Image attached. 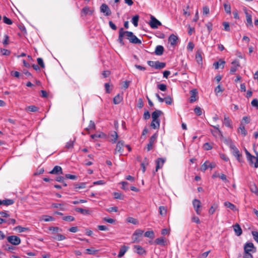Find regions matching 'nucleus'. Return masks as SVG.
<instances>
[{
    "mask_svg": "<svg viewBox=\"0 0 258 258\" xmlns=\"http://www.w3.org/2000/svg\"><path fill=\"white\" fill-rule=\"evenodd\" d=\"M198 93L197 89H192L190 91V97L189 98V102L193 103L197 100L196 96Z\"/></svg>",
    "mask_w": 258,
    "mask_h": 258,
    "instance_id": "19",
    "label": "nucleus"
},
{
    "mask_svg": "<svg viewBox=\"0 0 258 258\" xmlns=\"http://www.w3.org/2000/svg\"><path fill=\"white\" fill-rule=\"evenodd\" d=\"M195 47V44L192 42H189L187 46V49L188 51H192Z\"/></svg>",
    "mask_w": 258,
    "mask_h": 258,
    "instance_id": "51",
    "label": "nucleus"
},
{
    "mask_svg": "<svg viewBox=\"0 0 258 258\" xmlns=\"http://www.w3.org/2000/svg\"><path fill=\"white\" fill-rule=\"evenodd\" d=\"M203 148L206 150H210L212 149V146L209 143H206L204 144Z\"/></svg>",
    "mask_w": 258,
    "mask_h": 258,
    "instance_id": "60",
    "label": "nucleus"
},
{
    "mask_svg": "<svg viewBox=\"0 0 258 258\" xmlns=\"http://www.w3.org/2000/svg\"><path fill=\"white\" fill-rule=\"evenodd\" d=\"M225 63V61L224 60L220 59L219 61L215 62L213 66L215 67L216 69H219L220 67H222V68H223Z\"/></svg>",
    "mask_w": 258,
    "mask_h": 258,
    "instance_id": "32",
    "label": "nucleus"
},
{
    "mask_svg": "<svg viewBox=\"0 0 258 258\" xmlns=\"http://www.w3.org/2000/svg\"><path fill=\"white\" fill-rule=\"evenodd\" d=\"M86 183L85 182H81L74 185L75 189H82L86 187Z\"/></svg>",
    "mask_w": 258,
    "mask_h": 258,
    "instance_id": "42",
    "label": "nucleus"
},
{
    "mask_svg": "<svg viewBox=\"0 0 258 258\" xmlns=\"http://www.w3.org/2000/svg\"><path fill=\"white\" fill-rule=\"evenodd\" d=\"M211 132L212 135L215 137L221 136H222V132L220 131V132H218L217 130H211Z\"/></svg>",
    "mask_w": 258,
    "mask_h": 258,
    "instance_id": "55",
    "label": "nucleus"
},
{
    "mask_svg": "<svg viewBox=\"0 0 258 258\" xmlns=\"http://www.w3.org/2000/svg\"><path fill=\"white\" fill-rule=\"evenodd\" d=\"M37 60L38 64L40 66V67L44 68L45 66L43 59L39 57L37 59Z\"/></svg>",
    "mask_w": 258,
    "mask_h": 258,
    "instance_id": "61",
    "label": "nucleus"
},
{
    "mask_svg": "<svg viewBox=\"0 0 258 258\" xmlns=\"http://www.w3.org/2000/svg\"><path fill=\"white\" fill-rule=\"evenodd\" d=\"M14 203V201L11 199H6L4 200H0V205H4L5 206H9L13 204Z\"/></svg>",
    "mask_w": 258,
    "mask_h": 258,
    "instance_id": "31",
    "label": "nucleus"
},
{
    "mask_svg": "<svg viewBox=\"0 0 258 258\" xmlns=\"http://www.w3.org/2000/svg\"><path fill=\"white\" fill-rule=\"evenodd\" d=\"M97 251L98 250L95 249L94 248H87L86 249V253L89 254H95Z\"/></svg>",
    "mask_w": 258,
    "mask_h": 258,
    "instance_id": "46",
    "label": "nucleus"
},
{
    "mask_svg": "<svg viewBox=\"0 0 258 258\" xmlns=\"http://www.w3.org/2000/svg\"><path fill=\"white\" fill-rule=\"evenodd\" d=\"M192 205L198 215H200L201 213V203L198 199H194L192 201Z\"/></svg>",
    "mask_w": 258,
    "mask_h": 258,
    "instance_id": "8",
    "label": "nucleus"
},
{
    "mask_svg": "<svg viewBox=\"0 0 258 258\" xmlns=\"http://www.w3.org/2000/svg\"><path fill=\"white\" fill-rule=\"evenodd\" d=\"M256 251V248L252 242H246L244 245L243 254H252Z\"/></svg>",
    "mask_w": 258,
    "mask_h": 258,
    "instance_id": "3",
    "label": "nucleus"
},
{
    "mask_svg": "<svg viewBox=\"0 0 258 258\" xmlns=\"http://www.w3.org/2000/svg\"><path fill=\"white\" fill-rule=\"evenodd\" d=\"M139 19V16L138 15L134 16L131 20L132 23L135 27H137L138 25V21Z\"/></svg>",
    "mask_w": 258,
    "mask_h": 258,
    "instance_id": "36",
    "label": "nucleus"
},
{
    "mask_svg": "<svg viewBox=\"0 0 258 258\" xmlns=\"http://www.w3.org/2000/svg\"><path fill=\"white\" fill-rule=\"evenodd\" d=\"M95 125L94 121H93L92 120H90L89 126L88 127H87L86 128V130H89L91 129L95 128Z\"/></svg>",
    "mask_w": 258,
    "mask_h": 258,
    "instance_id": "59",
    "label": "nucleus"
},
{
    "mask_svg": "<svg viewBox=\"0 0 258 258\" xmlns=\"http://www.w3.org/2000/svg\"><path fill=\"white\" fill-rule=\"evenodd\" d=\"M3 21L5 23L8 25H11L13 23L12 21L10 19L6 16L4 17Z\"/></svg>",
    "mask_w": 258,
    "mask_h": 258,
    "instance_id": "58",
    "label": "nucleus"
},
{
    "mask_svg": "<svg viewBox=\"0 0 258 258\" xmlns=\"http://www.w3.org/2000/svg\"><path fill=\"white\" fill-rule=\"evenodd\" d=\"M165 161V160L161 158H159L156 160V171H157L158 169L162 168Z\"/></svg>",
    "mask_w": 258,
    "mask_h": 258,
    "instance_id": "16",
    "label": "nucleus"
},
{
    "mask_svg": "<svg viewBox=\"0 0 258 258\" xmlns=\"http://www.w3.org/2000/svg\"><path fill=\"white\" fill-rule=\"evenodd\" d=\"M52 206L54 208H59L61 211L66 210V208L63 207V204L53 203L52 204Z\"/></svg>",
    "mask_w": 258,
    "mask_h": 258,
    "instance_id": "38",
    "label": "nucleus"
},
{
    "mask_svg": "<svg viewBox=\"0 0 258 258\" xmlns=\"http://www.w3.org/2000/svg\"><path fill=\"white\" fill-rule=\"evenodd\" d=\"M7 240L13 245H17L21 242L20 238L16 235L9 236L7 237Z\"/></svg>",
    "mask_w": 258,
    "mask_h": 258,
    "instance_id": "7",
    "label": "nucleus"
},
{
    "mask_svg": "<svg viewBox=\"0 0 258 258\" xmlns=\"http://www.w3.org/2000/svg\"><path fill=\"white\" fill-rule=\"evenodd\" d=\"M202 52L201 50H198L196 54V59L199 64L202 63Z\"/></svg>",
    "mask_w": 258,
    "mask_h": 258,
    "instance_id": "26",
    "label": "nucleus"
},
{
    "mask_svg": "<svg viewBox=\"0 0 258 258\" xmlns=\"http://www.w3.org/2000/svg\"><path fill=\"white\" fill-rule=\"evenodd\" d=\"M43 220L45 222L52 221L54 220V218L50 216L45 215L44 216V218L43 219Z\"/></svg>",
    "mask_w": 258,
    "mask_h": 258,
    "instance_id": "57",
    "label": "nucleus"
},
{
    "mask_svg": "<svg viewBox=\"0 0 258 258\" xmlns=\"http://www.w3.org/2000/svg\"><path fill=\"white\" fill-rule=\"evenodd\" d=\"M166 66L165 63L156 61V64L155 66V69H161L165 68Z\"/></svg>",
    "mask_w": 258,
    "mask_h": 258,
    "instance_id": "37",
    "label": "nucleus"
},
{
    "mask_svg": "<svg viewBox=\"0 0 258 258\" xmlns=\"http://www.w3.org/2000/svg\"><path fill=\"white\" fill-rule=\"evenodd\" d=\"M144 231L141 229H137L133 234L132 240L133 242H139L141 240L140 237H142Z\"/></svg>",
    "mask_w": 258,
    "mask_h": 258,
    "instance_id": "4",
    "label": "nucleus"
},
{
    "mask_svg": "<svg viewBox=\"0 0 258 258\" xmlns=\"http://www.w3.org/2000/svg\"><path fill=\"white\" fill-rule=\"evenodd\" d=\"M49 173L53 174H62V168L59 166H55Z\"/></svg>",
    "mask_w": 258,
    "mask_h": 258,
    "instance_id": "21",
    "label": "nucleus"
},
{
    "mask_svg": "<svg viewBox=\"0 0 258 258\" xmlns=\"http://www.w3.org/2000/svg\"><path fill=\"white\" fill-rule=\"evenodd\" d=\"M251 104L252 106L255 107L256 109H258V100L257 99H253Z\"/></svg>",
    "mask_w": 258,
    "mask_h": 258,
    "instance_id": "63",
    "label": "nucleus"
},
{
    "mask_svg": "<svg viewBox=\"0 0 258 258\" xmlns=\"http://www.w3.org/2000/svg\"><path fill=\"white\" fill-rule=\"evenodd\" d=\"M250 190L258 195V189L255 184L251 185Z\"/></svg>",
    "mask_w": 258,
    "mask_h": 258,
    "instance_id": "62",
    "label": "nucleus"
},
{
    "mask_svg": "<svg viewBox=\"0 0 258 258\" xmlns=\"http://www.w3.org/2000/svg\"><path fill=\"white\" fill-rule=\"evenodd\" d=\"M75 211L77 212H80L83 215H89L90 214L89 210L81 208H76L75 209Z\"/></svg>",
    "mask_w": 258,
    "mask_h": 258,
    "instance_id": "33",
    "label": "nucleus"
},
{
    "mask_svg": "<svg viewBox=\"0 0 258 258\" xmlns=\"http://www.w3.org/2000/svg\"><path fill=\"white\" fill-rule=\"evenodd\" d=\"M109 136L111 137L110 141L112 143H116L118 137L117 132L114 131L111 134H109Z\"/></svg>",
    "mask_w": 258,
    "mask_h": 258,
    "instance_id": "28",
    "label": "nucleus"
},
{
    "mask_svg": "<svg viewBox=\"0 0 258 258\" xmlns=\"http://www.w3.org/2000/svg\"><path fill=\"white\" fill-rule=\"evenodd\" d=\"M243 10L244 11V13H245V14L246 16V18L247 26H250L251 27H252L253 25H252V17H251V14H250L247 12V9L246 8H244L243 9Z\"/></svg>",
    "mask_w": 258,
    "mask_h": 258,
    "instance_id": "12",
    "label": "nucleus"
},
{
    "mask_svg": "<svg viewBox=\"0 0 258 258\" xmlns=\"http://www.w3.org/2000/svg\"><path fill=\"white\" fill-rule=\"evenodd\" d=\"M128 247L125 245H123L121 247L119 253L118 254V257H121L125 254L128 249Z\"/></svg>",
    "mask_w": 258,
    "mask_h": 258,
    "instance_id": "24",
    "label": "nucleus"
},
{
    "mask_svg": "<svg viewBox=\"0 0 258 258\" xmlns=\"http://www.w3.org/2000/svg\"><path fill=\"white\" fill-rule=\"evenodd\" d=\"M144 236L146 237H149L152 239L154 237V233L153 231H148L145 233Z\"/></svg>",
    "mask_w": 258,
    "mask_h": 258,
    "instance_id": "44",
    "label": "nucleus"
},
{
    "mask_svg": "<svg viewBox=\"0 0 258 258\" xmlns=\"http://www.w3.org/2000/svg\"><path fill=\"white\" fill-rule=\"evenodd\" d=\"M100 12L105 14V16H110L111 14V11L109 8L108 6L105 4H103L100 7Z\"/></svg>",
    "mask_w": 258,
    "mask_h": 258,
    "instance_id": "10",
    "label": "nucleus"
},
{
    "mask_svg": "<svg viewBox=\"0 0 258 258\" xmlns=\"http://www.w3.org/2000/svg\"><path fill=\"white\" fill-rule=\"evenodd\" d=\"M224 204L226 207L228 208L233 211L236 210L235 206L234 204L231 203L230 202H225Z\"/></svg>",
    "mask_w": 258,
    "mask_h": 258,
    "instance_id": "40",
    "label": "nucleus"
},
{
    "mask_svg": "<svg viewBox=\"0 0 258 258\" xmlns=\"http://www.w3.org/2000/svg\"><path fill=\"white\" fill-rule=\"evenodd\" d=\"M124 146V142L122 141H119L117 142L116 148L115 152H118L120 154H122L123 152V148Z\"/></svg>",
    "mask_w": 258,
    "mask_h": 258,
    "instance_id": "15",
    "label": "nucleus"
},
{
    "mask_svg": "<svg viewBox=\"0 0 258 258\" xmlns=\"http://www.w3.org/2000/svg\"><path fill=\"white\" fill-rule=\"evenodd\" d=\"M223 124L228 127L232 128L231 120L229 117L226 115L224 116Z\"/></svg>",
    "mask_w": 258,
    "mask_h": 258,
    "instance_id": "23",
    "label": "nucleus"
},
{
    "mask_svg": "<svg viewBox=\"0 0 258 258\" xmlns=\"http://www.w3.org/2000/svg\"><path fill=\"white\" fill-rule=\"evenodd\" d=\"M27 110L31 112H36L38 110V108L34 105H30L27 107Z\"/></svg>",
    "mask_w": 258,
    "mask_h": 258,
    "instance_id": "52",
    "label": "nucleus"
},
{
    "mask_svg": "<svg viewBox=\"0 0 258 258\" xmlns=\"http://www.w3.org/2000/svg\"><path fill=\"white\" fill-rule=\"evenodd\" d=\"M232 67L230 68V73L233 74L237 71V68L239 67V62L238 60H234L232 62Z\"/></svg>",
    "mask_w": 258,
    "mask_h": 258,
    "instance_id": "13",
    "label": "nucleus"
},
{
    "mask_svg": "<svg viewBox=\"0 0 258 258\" xmlns=\"http://www.w3.org/2000/svg\"><path fill=\"white\" fill-rule=\"evenodd\" d=\"M238 132L243 136H245L247 134V131H246L245 127L241 122L240 126L238 128Z\"/></svg>",
    "mask_w": 258,
    "mask_h": 258,
    "instance_id": "34",
    "label": "nucleus"
},
{
    "mask_svg": "<svg viewBox=\"0 0 258 258\" xmlns=\"http://www.w3.org/2000/svg\"><path fill=\"white\" fill-rule=\"evenodd\" d=\"M177 40H178L177 36L173 34L170 35L168 38V41L170 42V44L172 46H174L177 44Z\"/></svg>",
    "mask_w": 258,
    "mask_h": 258,
    "instance_id": "17",
    "label": "nucleus"
},
{
    "mask_svg": "<svg viewBox=\"0 0 258 258\" xmlns=\"http://www.w3.org/2000/svg\"><path fill=\"white\" fill-rule=\"evenodd\" d=\"M224 10L225 12L228 14H231V6L229 4L224 3Z\"/></svg>",
    "mask_w": 258,
    "mask_h": 258,
    "instance_id": "45",
    "label": "nucleus"
},
{
    "mask_svg": "<svg viewBox=\"0 0 258 258\" xmlns=\"http://www.w3.org/2000/svg\"><path fill=\"white\" fill-rule=\"evenodd\" d=\"M252 234L253 237L254 239L258 242V232L257 231H252Z\"/></svg>",
    "mask_w": 258,
    "mask_h": 258,
    "instance_id": "64",
    "label": "nucleus"
},
{
    "mask_svg": "<svg viewBox=\"0 0 258 258\" xmlns=\"http://www.w3.org/2000/svg\"><path fill=\"white\" fill-rule=\"evenodd\" d=\"M159 213L161 216H165L167 213V210L164 206H160L159 208Z\"/></svg>",
    "mask_w": 258,
    "mask_h": 258,
    "instance_id": "41",
    "label": "nucleus"
},
{
    "mask_svg": "<svg viewBox=\"0 0 258 258\" xmlns=\"http://www.w3.org/2000/svg\"><path fill=\"white\" fill-rule=\"evenodd\" d=\"M74 141L70 140L66 143V148L68 149H72L74 147Z\"/></svg>",
    "mask_w": 258,
    "mask_h": 258,
    "instance_id": "50",
    "label": "nucleus"
},
{
    "mask_svg": "<svg viewBox=\"0 0 258 258\" xmlns=\"http://www.w3.org/2000/svg\"><path fill=\"white\" fill-rule=\"evenodd\" d=\"M14 230L19 232H23L28 230L27 228L23 227L21 226H18L14 228Z\"/></svg>",
    "mask_w": 258,
    "mask_h": 258,
    "instance_id": "47",
    "label": "nucleus"
},
{
    "mask_svg": "<svg viewBox=\"0 0 258 258\" xmlns=\"http://www.w3.org/2000/svg\"><path fill=\"white\" fill-rule=\"evenodd\" d=\"M157 138V135L154 134L149 139V143L147 144V150L148 151L151 150L153 149V145Z\"/></svg>",
    "mask_w": 258,
    "mask_h": 258,
    "instance_id": "9",
    "label": "nucleus"
},
{
    "mask_svg": "<svg viewBox=\"0 0 258 258\" xmlns=\"http://www.w3.org/2000/svg\"><path fill=\"white\" fill-rule=\"evenodd\" d=\"M93 11L89 9L87 6L83 8L81 11V16H86L87 15H92L93 14Z\"/></svg>",
    "mask_w": 258,
    "mask_h": 258,
    "instance_id": "18",
    "label": "nucleus"
},
{
    "mask_svg": "<svg viewBox=\"0 0 258 258\" xmlns=\"http://www.w3.org/2000/svg\"><path fill=\"white\" fill-rule=\"evenodd\" d=\"M162 113V112L159 110H156L153 112L152 113V120H155V119H159V117Z\"/></svg>",
    "mask_w": 258,
    "mask_h": 258,
    "instance_id": "25",
    "label": "nucleus"
},
{
    "mask_svg": "<svg viewBox=\"0 0 258 258\" xmlns=\"http://www.w3.org/2000/svg\"><path fill=\"white\" fill-rule=\"evenodd\" d=\"M164 51V47L162 45H157L155 48V53L157 55H161Z\"/></svg>",
    "mask_w": 258,
    "mask_h": 258,
    "instance_id": "29",
    "label": "nucleus"
},
{
    "mask_svg": "<svg viewBox=\"0 0 258 258\" xmlns=\"http://www.w3.org/2000/svg\"><path fill=\"white\" fill-rule=\"evenodd\" d=\"M157 88L162 91H165L167 89L166 85L164 84H158Z\"/></svg>",
    "mask_w": 258,
    "mask_h": 258,
    "instance_id": "53",
    "label": "nucleus"
},
{
    "mask_svg": "<svg viewBox=\"0 0 258 258\" xmlns=\"http://www.w3.org/2000/svg\"><path fill=\"white\" fill-rule=\"evenodd\" d=\"M122 100V96L119 94L116 95L113 98V102L115 104H119Z\"/></svg>",
    "mask_w": 258,
    "mask_h": 258,
    "instance_id": "35",
    "label": "nucleus"
},
{
    "mask_svg": "<svg viewBox=\"0 0 258 258\" xmlns=\"http://www.w3.org/2000/svg\"><path fill=\"white\" fill-rule=\"evenodd\" d=\"M155 243L156 244L165 246L166 245V241L163 237H159L155 239Z\"/></svg>",
    "mask_w": 258,
    "mask_h": 258,
    "instance_id": "27",
    "label": "nucleus"
},
{
    "mask_svg": "<svg viewBox=\"0 0 258 258\" xmlns=\"http://www.w3.org/2000/svg\"><path fill=\"white\" fill-rule=\"evenodd\" d=\"M233 227L235 234L238 236L241 235L242 233V231L240 225L238 224H236L234 225Z\"/></svg>",
    "mask_w": 258,
    "mask_h": 258,
    "instance_id": "22",
    "label": "nucleus"
},
{
    "mask_svg": "<svg viewBox=\"0 0 258 258\" xmlns=\"http://www.w3.org/2000/svg\"><path fill=\"white\" fill-rule=\"evenodd\" d=\"M148 164V161L147 158H145V161L141 163V167L142 168L143 172L144 173L146 171V166Z\"/></svg>",
    "mask_w": 258,
    "mask_h": 258,
    "instance_id": "49",
    "label": "nucleus"
},
{
    "mask_svg": "<svg viewBox=\"0 0 258 258\" xmlns=\"http://www.w3.org/2000/svg\"><path fill=\"white\" fill-rule=\"evenodd\" d=\"M229 148L231 153L236 158L237 161L239 162H242V154L240 153L239 150L235 145L233 143L230 142L229 144Z\"/></svg>",
    "mask_w": 258,
    "mask_h": 258,
    "instance_id": "2",
    "label": "nucleus"
},
{
    "mask_svg": "<svg viewBox=\"0 0 258 258\" xmlns=\"http://www.w3.org/2000/svg\"><path fill=\"white\" fill-rule=\"evenodd\" d=\"M150 21L149 23L150 27L153 29H156L159 26H161V23L153 16H151Z\"/></svg>",
    "mask_w": 258,
    "mask_h": 258,
    "instance_id": "6",
    "label": "nucleus"
},
{
    "mask_svg": "<svg viewBox=\"0 0 258 258\" xmlns=\"http://www.w3.org/2000/svg\"><path fill=\"white\" fill-rule=\"evenodd\" d=\"M128 40L131 43L134 44H140L142 43L141 40L138 38L137 36L135 35L133 32L132 36L129 37Z\"/></svg>",
    "mask_w": 258,
    "mask_h": 258,
    "instance_id": "14",
    "label": "nucleus"
},
{
    "mask_svg": "<svg viewBox=\"0 0 258 258\" xmlns=\"http://www.w3.org/2000/svg\"><path fill=\"white\" fill-rule=\"evenodd\" d=\"M160 119L152 120L151 123V126L154 129H157L160 126Z\"/></svg>",
    "mask_w": 258,
    "mask_h": 258,
    "instance_id": "30",
    "label": "nucleus"
},
{
    "mask_svg": "<svg viewBox=\"0 0 258 258\" xmlns=\"http://www.w3.org/2000/svg\"><path fill=\"white\" fill-rule=\"evenodd\" d=\"M216 164L213 162H210L208 161H205L201 166V170L203 172H205L207 169L210 168L211 169L215 168Z\"/></svg>",
    "mask_w": 258,
    "mask_h": 258,
    "instance_id": "5",
    "label": "nucleus"
},
{
    "mask_svg": "<svg viewBox=\"0 0 258 258\" xmlns=\"http://www.w3.org/2000/svg\"><path fill=\"white\" fill-rule=\"evenodd\" d=\"M132 32L124 31L123 28H120L119 30V35L117 41L121 46H123L124 45L123 39L126 38L128 40L129 37L132 36Z\"/></svg>",
    "mask_w": 258,
    "mask_h": 258,
    "instance_id": "1",
    "label": "nucleus"
},
{
    "mask_svg": "<svg viewBox=\"0 0 258 258\" xmlns=\"http://www.w3.org/2000/svg\"><path fill=\"white\" fill-rule=\"evenodd\" d=\"M223 25L224 26V29L225 31L229 32L230 31V26L228 22H224L223 23Z\"/></svg>",
    "mask_w": 258,
    "mask_h": 258,
    "instance_id": "54",
    "label": "nucleus"
},
{
    "mask_svg": "<svg viewBox=\"0 0 258 258\" xmlns=\"http://www.w3.org/2000/svg\"><path fill=\"white\" fill-rule=\"evenodd\" d=\"M218 205L217 204L214 203L209 209V213L212 215L214 213L216 210L218 208Z\"/></svg>",
    "mask_w": 258,
    "mask_h": 258,
    "instance_id": "39",
    "label": "nucleus"
},
{
    "mask_svg": "<svg viewBox=\"0 0 258 258\" xmlns=\"http://www.w3.org/2000/svg\"><path fill=\"white\" fill-rule=\"evenodd\" d=\"M134 248L136 249L135 252H137L139 255H143L146 254V250L144 249L143 247L140 245H134Z\"/></svg>",
    "mask_w": 258,
    "mask_h": 258,
    "instance_id": "20",
    "label": "nucleus"
},
{
    "mask_svg": "<svg viewBox=\"0 0 258 258\" xmlns=\"http://www.w3.org/2000/svg\"><path fill=\"white\" fill-rule=\"evenodd\" d=\"M195 113L198 116L202 114V109L199 106H196L194 109Z\"/></svg>",
    "mask_w": 258,
    "mask_h": 258,
    "instance_id": "48",
    "label": "nucleus"
},
{
    "mask_svg": "<svg viewBox=\"0 0 258 258\" xmlns=\"http://www.w3.org/2000/svg\"><path fill=\"white\" fill-rule=\"evenodd\" d=\"M256 156H254V158H247L249 164L251 166H254L255 168L258 167V153H256Z\"/></svg>",
    "mask_w": 258,
    "mask_h": 258,
    "instance_id": "11",
    "label": "nucleus"
},
{
    "mask_svg": "<svg viewBox=\"0 0 258 258\" xmlns=\"http://www.w3.org/2000/svg\"><path fill=\"white\" fill-rule=\"evenodd\" d=\"M62 219L66 221H73L75 220V218L72 216H66L63 217Z\"/></svg>",
    "mask_w": 258,
    "mask_h": 258,
    "instance_id": "56",
    "label": "nucleus"
},
{
    "mask_svg": "<svg viewBox=\"0 0 258 258\" xmlns=\"http://www.w3.org/2000/svg\"><path fill=\"white\" fill-rule=\"evenodd\" d=\"M126 221L128 223H132L134 225H137L139 223V222L137 220V219L134 218H133V217H128L126 219Z\"/></svg>",
    "mask_w": 258,
    "mask_h": 258,
    "instance_id": "43",
    "label": "nucleus"
}]
</instances>
